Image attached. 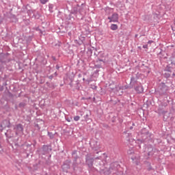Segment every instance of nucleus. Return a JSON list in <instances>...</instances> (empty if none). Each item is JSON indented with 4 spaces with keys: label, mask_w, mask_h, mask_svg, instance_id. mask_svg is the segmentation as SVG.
<instances>
[{
    "label": "nucleus",
    "mask_w": 175,
    "mask_h": 175,
    "mask_svg": "<svg viewBox=\"0 0 175 175\" xmlns=\"http://www.w3.org/2000/svg\"><path fill=\"white\" fill-rule=\"evenodd\" d=\"M90 144L93 151H98V150H99V143L98 141L92 139Z\"/></svg>",
    "instance_id": "nucleus-8"
},
{
    "label": "nucleus",
    "mask_w": 175,
    "mask_h": 175,
    "mask_svg": "<svg viewBox=\"0 0 175 175\" xmlns=\"http://www.w3.org/2000/svg\"><path fill=\"white\" fill-rule=\"evenodd\" d=\"M110 29L112 31H117V29H118V25H117L116 24H112V25H111Z\"/></svg>",
    "instance_id": "nucleus-22"
},
{
    "label": "nucleus",
    "mask_w": 175,
    "mask_h": 175,
    "mask_svg": "<svg viewBox=\"0 0 175 175\" xmlns=\"http://www.w3.org/2000/svg\"><path fill=\"white\" fill-rule=\"evenodd\" d=\"M19 107H25V103H19Z\"/></svg>",
    "instance_id": "nucleus-32"
},
{
    "label": "nucleus",
    "mask_w": 175,
    "mask_h": 175,
    "mask_svg": "<svg viewBox=\"0 0 175 175\" xmlns=\"http://www.w3.org/2000/svg\"><path fill=\"white\" fill-rule=\"evenodd\" d=\"M146 152H147V154H151L152 152H157V149H154V147H152V145H148L146 148Z\"/></svg>",
    "instance_id": "nucleus-14"
},
{
    "label": "nucleus",
    "mask_w": 175,
    "mask_h": 175,
    "mask_svg": "<svg viewBox=\"0 0 175 175\" xmlns=\"http://www.w3.org/2000/svg\"><path fill=\"white\" fill-rule=\"evenodd\" d=\"M56 69H57V70H59V65H56Z\"/></svg>",
    "instance_id": "nucleus-46"
},
{
    "label": "nucleus",
    "mask_w": 175,
    "mask_h": 175,
    "mask_svg": "<svg viewBox=\"0 0 175 175\" xmlns=\"http://www.w3.org/2000/svg\"><path fill=\"white\" fill-rule=\"evenodd\" d=\"M29 12L30 13H33V16L34 17V18H40V14H39V12L33 10H29Z\"/></svg>",
    "instance_id": "nucleus-18"
},
{
    "label": "nucleus",
    "mask_w": 175,
    "mask_h": 175,
    "mask_svg": "<svg viewBox=\"0 0 175 175\" xmlns=\"http://www.w3.org/2000/svg\"><path fill=\"white\" fill-rule=\"evenodd\" d=\"M99 72V70H97L94 72V73H98Z\"/></svg>",
    "instance_id": "nucleus-50"
},
{
    "label": "nucleus",
    "mask_w": 175,
    "mask_h": 175,
    "mask_svg": "<svg viewBox=\"0 0 175 175\" xmlns=\"http://www.w3.org/2000/svg\"><path fill=\"white\" fill-rule=\"evenodd\" d=\"M113 88V86H111V84L109 85V88Z\"/></svg>",
    "instance_id": "nucleus-51"
},
{
    "label": "nucleus",
    "mask_w": 175,
    "mask_h": 175,
    "mask_svg": "<svg viewBox=\"0 0 175 175\" xmlns=\"http://www.w3.org/2000/svg\"><path fill=\"white\" fill-rule=\"evenodd\" d=\"M174 23H175V18H174Z\"/></svg>",
    "instance_id": "nucleus-62"
},
{
    "label": "nucleus",
    "mask_w": 175,
    "mask_h": 175,
    "mask_svg": "<svg viewBox=\"0 0 175 175\" xmlns=\"http://www.w3.org/2000/svg\"><path fill=\"white\" fill-rule=\"evenodd\" d=\"M79 13V5H77L76 6L72 7L70 14H77Z\"/></svg>",
    "instance_id": "nucleus-16"
},
{
    "label": "nucleus",
    "mask_w": 175,
    "mask_h": 175,
    "mask_svg": "<svg viewBox=\"0 0 175 175\" xmlns=\"http://www.w3.org/2000/svg\"><path fill=\"white\" fill-rule=\"evenodd\" d=\"M133 162L136 164V165H139V157H132Z\"/></svg>",
    "instance_id": "nucleus-20"
},
{
    "label": "nucleus",
    "mask_w": 175,
    "mask_h": 175,
    "mask_svg": "<svg viewBox=\"0 0 175 175\" xmlns=\"http://www.w3.org/2000/svg\"><path fill=\"white\" fill-rule=\"evenodd\" d=\"M142 139H137V142H140V143H146L147 142L150 143H154L155 139H154V134L150 133L148 130L146 128H143L140 132Z\"/></svg>",
    "instance_id": "nucleus-1"
},
{
    "label": "nucleus",
    "mask_w": 175,
    "mask_h": 175,
    "mask_svg": "<svg viewBox=\"0 0 175 175\" xmlns=\"http://www.w3.org/2000/svg\"><path fill=\"white\" fill-rule=\"evenodd\" d=\"M130 129H133V126H131V127H130Z\"/></svg>",
    "instance_id": "nucleus-54"
},
{
    "label": "nucleus",
    "mask_w": 175,
    "mask_h": 175,
    "mask_svg": "<svg viewBox=\"0 0 175 175\" xmlns=\"http://www.w3.org/2000/svg\"><path fill=\"white\" fill-rule=\"evenodd\" d=\"M1 142H0V148H1Z\"/></svg>",
    "instance_id": "nucleus-59"
},
{
    "label": "nucleus",
    "mask_w": 175,
    "mask_h": 175,
    "mask_svg": "<svg viewBox=\"0 0 175 175\" xmlns=\"http://www.w3.org/2000/svg\"><path fill=\"white\" fill-rule=\"evenodd\" d=\"M133 88L137 94H143L144 92V88L141 83L134 86Z\"/></svg>",
    "instance_id": "nucleus-9"
},
{
    "label": "nucleus",
    "mask_w": 175,
    "mask_h": 175,
    "mask_svg": "<svg viewBox=\"0 0 175 175\" xmlns=\"http://www.w3.org/2000/svg\"><path fill=\"white\" fill-rule=\"evenodd\" d=\"M80 120V116H76L74 117V121H79Z\"/></svg>",
    "instance_id": "nucleus-30"
},
{
    "label": "nucleus",
    "mask_w": 175,
    "mask_h": 175,
    "mask_svg": "<svg viewBox=\"0 0 175 175\" xmlns=\"http://www.w3.org/2000/svg\"><path fill=\"white\" fill-rule=\"evenodd\" d=\"M68 169H70V166L68 165L64 164V165H62V170H64V171H66Z\"/></svg>",
    "instance_id": "nucleus-27"
},
{
    "label": "nucleus",
    "mask_w": 175,
    "mask_h": 175,
    "mask_svg": "<svg viewBox=\"0 0 175 175\" xmlns=\"http://www.w3.org/2000/svg\"><path fill=\"white\" fill-rule=\"evenodd\" d=\"M147 69H148V70L146 71V73H147V75H148L150 71V68H148V67H147Z\"/></svg>",
    "instance_id": "nucleus-43"
},
{
    "label": "nucleus",
    "mask_w": 175,
    "mask_h": 175,
    "mask_svg": "<svg viewBox=\"0 0 175 175\" xmlns=\"http://www.w3.org/2000/svg\"><path fill=\"white\" fill-rule=\"evenodd\" d=\"M133 125L134 126V125H135V123H133Z\"/></svg>",
    "instance_id": "nucleus-60"
},
{
    "label": "nucleus",
    "mask_w": 175,
    "mask_h": 175,
    "mask_svg": "<svg viewBox=\"0 0 175 175\" xmlns=\"http://www.w3.org/2000/svg\"><path fill=\"white\" fill-rule=\"evenodd\" d=\"M35 128H37L38 131H40V127L38 124H35Z\"/></svg>",
    "instance_id": "nucleus-37"
},
{
    "label": "nucleus",
    "mask_w": 175,
    "mask_h": 175,
    "mask_svg": "<svg viewBox=\"0 0 175 175\" xmlns=\"http://www.w3.org/2000/svg\"><path fill=\"white\" fill-rule=\"evenodd\" d=\"M78 13H79V14H84V13H85L84 5L83 4L81 6L79 5Z\"/></svg>",
    "instance_id": "nucleus-17"
},
{
    "label": "nucleus",
    "mask_w": 175,
    "mask_h": 175,
    "mask_svg": "<svg viewBox=\"0 0 175 175\" xmlns=\"http://www.w3.org/2000/svg\"><path fill=\"white\" fill-rule=\"evenodd\" d=\"M68 36H72V32H68Z\"/></svg>",
    "instance_id": "nucleus-47"
},
{
    "label": "nucleus",
    "mask_w": 175,
    "mask_h": 175,
    "mask_svg": "<svg viewBox=\"0 0 175 175\" xmlns=\"http://www.w3.org/2000/svg\"><path fill=\"white\" fill-rule=\"evenodd\" d=\"M39 1L42 5H46V3L49 2V0H39Z\"/></svg>",
    "instance_id": "nucleus-28"
},
{
    "label": "nucleus",
    "mask_w": 175,
    "mask_h": 175,
    "mask_svg": "<svg viewBox=\"0 0 175 175\" xmlns=\"http://www.w3.org/2000/svg\"><path fill=\"white\" fill-rule=\"evenodd\" d=\"M46 85L49 88H51L52 90H54V88H55V85H54L53 83L46 82Z\"/></svg>",
    "instance_id": "nucleus-23"
},
{
    "label": "nucleus",
    "mask_w": 175,
    "mask_h": 175,
    "mask_svg": "<svg viewBox=\"0 0 175 175\" xmlns=\"http://www.w3.org/2000/svg\"><path fill=\"white\" fill-rule=\"evenodd\" d=\"M111 91H113V90L116 88V86H113V88H109Z\"/></svg>",
    "instance_id": "nucleus-45"
},
{
    "label": "nucleus",
    "mask_w": 175,
    "mask_h": 175,
    "mask_svg": "<svg viewBox=\"0 0 175 175\" xmlns=\"http://www.w3.org/2000/svg\"><path fill=\"white\" fill-rule=\"evenodd\" d=\"M78 77H79V81H81V77H83V75L79 74V75H78Z\"/></svg>",
    "instance_id": "nucleus-35"
},
{
    "label": "nucleus",
    "mask_w": 175,
    "mask_h": 175,
    "mask_svg": "<svg viewBox=\"0 0 175 175\" xmlns=\"http://www.w3.org/2000/svg\"><path fill=\"white\" fill-rule=\"evenodd\" d=\"M53 75L55 77H57L58 76V73H57V72H55L54 74H53Z\"/></svg>",
    "instance_id": "nucleus-40"
},
{
    "label": "nucleus",
    "mask_w": 175,
    "mask_h": 175,
    "mask_svg": "<svg viewBox=\"0 0 175 175\" xmlns=\"http://www.w3.org/2000/svg\"><path fill=\"white\" fill-rule=\"evenodd\" d=\"M76 152H77L76 151H74L72 152V154H76Z\"/></svg>",
    "instance_id": "nucleus-53"
},
{
    "label": "nucleus",
    "mask_w": 175,
    "mask_h": 175,
    "mask_svg": "<svg viewBox=\"0 0 175 175\" xmlns=\"http://www.w3.org/2000/svg\"><path fill=\"white\" fill-rule=\"evenodd\" d=\"M111 103L112 105H118V103H120V100L118 98H115L114 100H111Z\"/></svg>",
    "instance_id": "nucleus-25"
},
{
    "label": "nucleus",
    "mask_w": 175,
    "mask_h": 175,
    "mask_svg": "<svg viewBox=\"0 0 175 175\" xmlns=\"http://www.w3.org/2000/svg\"><path fill=\"white\" fill-rule=\"evenodd\" d=\"M61 44H62V43H61V42H59L58 43L55 44V46L56 47H57H57H60V46H61Z\"/></svg>",
    "instance_id": "nucleus-34"
},
{
    "label": "nucleus",
    "mask_w": 175,
    "mask_h": 175,
    "mask_svg": "<svg viewBox=\"0 0 175 175\" xmlns=\"http://www.w3.org/2000/svg\"><path fill=\"white\" fill-rule=\"evenodd\" d=\"M23 148L26 150V151L29 152L30 154H32L35 150V144H33L32 147V144H25L23 145Z\"/></svg>",
    "instance_id": "nucleus-5"
},
{
    "label": "nucleus",
    "mask_w": 175,
    "mask_h": 175,
    "mask_svg": "<svg viewBox=\"0 0 175 175\" xmlns=\"http://www.w3.org/2000/svg\"><path fill=\"white\" fill-rule=\"evenodd\" d=\"M90 116H91V111H89V113L85 115L84 120L86 122H90V121H92L91 118H90Z\"/></svg>",
    "instance_id": "nucleus-19"
},
{
    "label": "nucleus",
    "mask_w": 175,
    "mask_h": 175,
    "mask_svg": "<svg viewBox=\"0 0 175 175\" xmlns=\"http://www.w3.org/2000/svg\"><path fill=\"white\" fill-rule=\"evenodd\" d=\"M8 56L2 55L0 57V72H2V70L4 69L3 64H6V62H10V60H7Z\"/></svg>",
    "instance_id": "nucleus-6"
},
{
    "label": "nucleus",
    "mask_w": 175,
    "mask_h": 175,
    "mask_svg": "<svg viewBox=\"0 0 175 175\" xmlns=\"http://www.w3.org/2000/svg\"><path fill=\"white\" fill-rule=\"evenodd\" d=\"M36 31H38L40 32V33H43V31H42V29H39V27H37L36 29Z\"/></svg>",
    "instance_id": "nucleus-36"
},
{
    "label": "nucleus",
    "mask_w": 175,
    "mask_h": 175,
    "mask_svg": "<svg viewBox=\"0 0 175 175\" xmlns=\"http://www.w3.org/2000/svg\"><path fill=\"white\" fill-rule=\"evenodd\" d=\"M172 66H175V63L171 62V64H169L166 66L165 70L172 74V77H174L175 73H174V69Z\"/></svg>",
    "instance_id": "nucleus-7"
},
{
    "label": "nucleus",
    "mask_w": 175,
    "mask_h": 175,
    "mask_svg": "<svg viewBox=\"0 0 175 175\" xmlns=\"http://www.w3.org/2000/svg\"><path fill=\"white\" fill-rule=\"evenodd\" d=\"M163 76H164V77L165 79H169V77H170V76H172V74H171V72H168V71H166L165 70L164 73L163 74Z\"/></svg>",
    "instance_id": "nucleus-21"
},
{
    "label": "nucleus",
    "mask_w": 175,
    "mask_h": 175,
    "mask_svg": "<svg viewBox=\"0 0 175 175\" xmlns=\"http://www.w3.org/2000/svg\"><path fill=\"white\" fill-rule=\"evenodd\" d=\"M166 84H167V83L161 82L159 83V88L156 94L159 95V96H166V95H167L170 87L167 86Z\"/></svg>",
    "instance_id": "nucleus-2"
},
{
    "label": "nucleus",
    "mask_w": 175,
    "mask_h": 175,
    "mask_svg": "<svg viewBox=\"0 0 175 175\" xmlns=\"http://www.w3.org/2000/svg\"><path fill=\"white\" fill-rule=\"evenodd\" d=\"M87 54L89 55V57H91V55H92V49H89L88 50Z\"/></svg>",
    "instance_id": "nucleus-29"
},
{
    "label": "nucleus",
    "mask_w": 175,
    "mask_h": 175,
    "mask_svg": "<svg viewBox=\"0 0 175 175\" xmlns=\"http://www.w3.org/2000/svg\"><path fill=\"white\" fill-rule=\"evenodd\" d=\"M53 9H54V5L49 3V10L50 13H53V12H54Z\"/></svg>",
    "instance_id": "nucleus-24"
},
{
    "label": "nucleus",
    "mask_w": 175,
    "mask_h": 175,
    "mask_svg": "<svg viewBox=\"0 0 175 175\" xmlns=\"http://www.w3.org/2000/svg\"><path fill=\"white\" fill-rule=\"evenodd\" d=\"M0 153H1V150H0Z\"/></svg>",
    "instance_id": "nucleus-63"
},
{
    "label": "nucleus",
    "mask_w": 175,
    "mask_h": 175,
    "mask_svg": "<svg viewBox=\"0 0 175 175\" xmlns=\"http://www.w3.org/2000/svg\"><path fill=\"white\" fill-rule=\"evenodd\" d=\"M66 121H68V122H70V119L67 118V119H66Z\"/></svg>",
    "instance_id": "nucleus-49"
},
{
    "label": "nucleus",
    "mask_w": 175,
    "mask_h": 175,
    "mask_svg": "<svg viewBox=\"0 0 175 175\" xmlns=\"http://www.w3.org/2000/svg\"><path fill=\"white\" fill-rule=\"evenodd\" d=\"M48 136L51 140H53V139H54V136H55V134H53L52 132L48 131Z\"/></svg>",
    "instance_id": "nucleus-26"
},
{
    "label": "nucleus",
    "mask_w": 175,
    "mask_h": 175,
    "mask_svg": "<svg viewBox=\"0 0 175 175\" xmlns=\"http://www.w3.org/2000/svg\"><path fill=\"white\" fill-rule=\"evenodd\" d=\"M135 38H137V34H135Z\"/></svg>",
    "instance_id": "nucleus-55"
},
{
    "label": "nucleus",
    "mask_w": 175,
    "mask_h": 175,
    "mask_svg": "<svg viewBox=\"0 0 175 175\" xmlns=\"http://www.w3.org/2000/svg\"><path fill=\"white\" fill-rule=\"evenodd\" d=\"M54 77H55L53 74L50 76L48 77V78L49 79V80H53V79H54Z\"/></svg>",
    "instance_id": "nucleus-33"
},
{
    "label": "nucleus",
    "mask_w": 175,
    "mask_h": 175,
    "mask_svg": "<svg viewBox=\"0 0 175 175\" xmlns=\"http://www.w3.org/2000/svg\"><path fill=\"white\" fill-rule=\"evenodd\" d=\"M151 43H154V41H153V40H149V41L148 42V44H151Z\"/></svg>",
    "instance_id": "nucleus-41"
},
{
    "label": "nucleus",
    "mask_w": 175,
    "mask_h": 175,
    "mask_svg": "<svg viewBox=\"0 0 175 175\" xmlns=\"http://www.w3.org/2000/svg\"><path fill=\"white\" fill-rule=\"evenodd\" d=\"M140 77V73L137 72L135 75V77H131V82L130 85H131V88H133L136 85L140 84L137 80H139V78Z\"/></svg>",
    "instance_id": "nucleus-4"
},
{
    "label": "nucleus",
    "mask_w": 175,
    "mask_h": 175,
    "mask_svg": "<svg viewBox=\"0 0 175 175\" xmlns=\"http://www.w3.org/2000/svg\"><path fill=\"white\" fill-rule=\"evenodd\" d=\"M167 103H161L157 107L156 113L159 114V116H163V121H167V118L165 117L166 113H167Z\"/></svg>",
    "instance_id": "nucleus-3"
},
{
    "label": "nucleus",
    "mask_w": 175,
    "mask_h": 175,
    "mask_svg": "<svg viewBox=\"0 0 175 175\" xmlns=\"http://www.w3.org/2000/svg\"><path fill=\"white\" fill-rule=\"evenodd\" d=\"M73 81H71L69 83V85L71 87V88H74V90H80V87H81V85H80V81L77 80L75 85H73Z\"/></svg>",
    "instance_id": "nucleus-12"
},
{
    "label": "nucleus",
    "mask_w": 175,
    "mask_h": 175,
    "mask_svg": "<svg viewBox=\"0 0 175 175\" xmlns=\"http://www.w3.org/2000/svg\"><path fill=\"white\" fill-rule=\"evenodd\" d=\"M72 18V20H75V18H73V17H72V18Z\"/></svg>",
    "instance_id": "nucleus-58"
},
{
    "label": "nucleus",
    "mask_w": 175,
    "mask_h": 175,
    "mask_svg": "<svg viewBox=\"0 0 175 175\" xmlns=\"http://www.w3.org/2000/svg\"><path fill=\"white\" fill-rule=\"evenodd\" d=\"M157 140L158 144L161 143V139H157Z\"/></svg>",
    "instance_id": "nucleus-48"
},
{
    "label": "nucleus",
    "mask_w": 175,
    "mask_h": 175,
    "mask_svg": "<svg viewBox=\"0 0 175 175\" xmlns=\"http://www.w3.org/2000/svg\"><path fill=\"white\" fill-rule=\"evenodd\" d=\"M130 135H131V134L128 133V136H130Z\"/></svg>",
    "instance_id": "nucleus-57"
},
{
    "label": "nucleus",
    "mask_w": 175,
    "mask_h": 175,
    "mask_svg": "<svg viewBox=\"0 0 175 175\" xmlns=\"http://www.w3.org/2000/svg\"><path fill=\"white\" fill-rule=\"evenodd\" d=\"M53 148H51V145H44L42 148V150L45 154H49L51 152Z\"/></svg>",
    "instance_id": "nucleus-13"
},
{
    "label": "nucleus",
    "mask_w": 175,
    "mask_h": 175,
    "mask_svg": "<svg viewBox=\"0 0 175 175\" xmlns=\"http://www.w3.org/2000/svg\"><path fill=\"white\" fill-rule=\"evenodd\" d=\"M52 59H53V61H57V59L55 58V56H52Z\"/></svg>",
    "instance_id": "nucleus-44"
},
{
    "label": "nucleus",
    "mask_w": 175,
    "mask_h": 175,
    "mask_svg": "<svg viewBox=\"0 0 175 175\" xmlns=\"http://www.w3.org/2000/svg\"><path fill=\"white\" fill-rule=\"evenodd\" d=\"M82 80H83V81H85V78H83Z\"/></svg>",
    "instance_id": "nucleus-52"
},
{
    "label": "nucleus",
    "mask_w": 175,
    "mask_h": 175,
    "mask_svg": "<svg viewBox=\"0 0 175 175\" xmlns=\"http://www.w3.org/2000/svg\"><path fill=\"white\" fill-rule=\"evenodd\" d=\"M143 49H148V45L147 44H145V45H143Z\"/></svg>",
    "instance_id": "nucleus-39"
},
{
    "label": "nucleus",
    "mask_w": 175,
    "mask_h": 175,
    "mask_svg": "<svg viewBox=\"0 0 175 175\" xmlns=\"http://www.w3.org/2000/svg\"><path fill=\"white\" fill-rule=\"evenodd\" d=\"M126 2H128V0H126Z\"/></svg>",
    "instance_id": "nucleus-61"
},
{
    "label": "nucleus",
    "mask_w": 175,
    "mask_h": 175,
    "mask_svg": "<svg viewBox=\"0 0 175 175\" xmlns=\"http://www.w3.org/2000/svg\"><path fill=\"white\" fill-rule=\"evenodd\" d=\"M109 23H118V14L113 13L111 16H108Z\"/></svg>",
    "instance_id": "nucleus-10"
},
{
    "label": "nucleus",
    "mask_w": 175,
    "mask_h": 175,
    "mask_svg": "<svg viewBox=\"0 0 175 175\" xmlns=\"http://www.w3.org/2000/svg\"><path fill=\"white\" fill-rule=\"evenodd\" d=\"M75 42L77 43V44H79L80 46V44H81V43H83V42L81 41V42H77V40H75Z\"/></svg>",
    "instance_id": "nucleus-42"
},
{
    "label": "nucleus",
    "mask_w": 175,
    "mask_h": 175,
    "mask_svg": "<svg viewBox=\"0 0 175 175\" xmlns=\"http://www.w3.org/2000/svg\"><path fill=\"white\" fill-rule=\"evenodd\" d=\"M14 129L16 130V133H17V132L18 133H20L21 132H24V127H23V124H16Z\"/></svg>",
    "instance_id": "nucleus-15"
},
{
    "label": "nucleus",
    "mask_w": 175,
    "mask_h": 175,
    "mask_svg": "<svg viewBox=\"0 0 175 175\" xmlns=\"http://www.w3.org/2000/svg\"><path fill=\"white\" fill-rule=\"evenodd\" d=\"M96 154H99V152H98V151H97V152H96Z\"/></svg>",
    "instance_id": "nucleus-56"
},
{
    "label": "nucleus",
    "mask_w": 175,
    "mask_h": 175,
    "mask_svg": "<svg viewBox=\"0 0 175 175\" xmlns=\"http://www.w3.org/2000/svg\"><path fill=\"white\" fill-rule=\"evenodd\" d=\"M96 68H98V69H100V68H102V65H100V64H97V65H96Z\"/></svg>",
    "instance_id": "nucleus-38"
},
{
    "label": "nucleus",
    "mask_w": 175,
    "mask_h": 175,
    "mask_svg": "<svg viewBox=\"0 0 175 175\" xmlns=\"http://www.w3.org/2000/svg\"><path fill=\"white\" fill-rule=\"evenodd\" d=\"M94 55L97 57L96 62H103L105 64V60H103L102 58L105 57V53L102 52H99L98 55H96V53H94Z\"/></svg>",
    "instance_id": "nucleus-11"
},
{
    "label": "nucleus",
    "mask_w": 175,
    "mask_h": 175,
    "mask_svg": "<svg viewBox=\"0 0 175 175\" xmlns=\"http://www.w3.org/2000/svg\"><path fill=\"white\" fill-rule=\"evenodd\" d=\"M116 120H117V117H116V116H113L111 119V122H116Z\"/></svg>",
    "instance_id": "nucleus-31"
}]
</instances>
